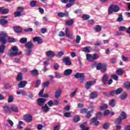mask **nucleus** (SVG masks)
Returning a JSON list of instances; mask_svg holds the SVG:
<instances>
[{
  "mask_svg": "<svg viewBox=\"0 0 130 130\" xmlns=\"http://www.w3.org/2000/svg\"><path fill=\"white\" fill-rule=\"evenodd\" d=\"M24 32L28 33V32H32L33 31V28L29 27L28 28H25L24 29Z\"/></svg>",
  "mask_w": 130,
  "mask_h": 130,
  "instance_id": "59",
  "label": "nucleus"
},
{
  "mask_svg": "<svg viewBox=\"0 0 130 130\" xmlns=\"http://www.w3.org/2000/svg\"><path fill=\"white\" fill-rule=\"evenodd\" d=\"M115 91V94L116 95H119L121 93H122L123 89L121 88H118Z\"/></svg>",
  "mask_w": 130,
  "mask_h": 130,
  "instance_id": "39",
  "label": "nucleus"
},
{
  "mask_svg": "<svg viewBox=\"0 0 130 130\" xmlns=\"http://www.w3.org/2000/svg\"><path fill=\"white\" fill-rule=\"evenodd\" d=\"M122 21H123V17L122 16V14H120L117 19V22H122Z\"/></svg>",
  "mask_w": 130,
  "mask_h": 130,
  "instance_id": "48",
  "label": "nucleus"
},
{
  "mask_svg": "<svg viewBox=\"0 0 130 130\" xmlns=\"http://www.w3.org/2000/svg\"><path fill=\"white\" fill-rule=\"evenodd\" d=\"M98 97V94H97L95 92H91L90 94V99H95V98H97Z\"/></svg>",
  "mask_w": 130,
  "mask_h": 130,
  "instance_id": "34",
  "label": "nucleus"
},
{
  "mask_svg": "<svg viewBox=\"0 0 130 130\" xmlns=\"http://www.w3.org/2000/svg\"><path fill=\"white\" fill-rule=\"evenodd\" d=\"M95 81L86 82V84H85V89H86V90H89V89H90V88H91L93 85H95Z\"/></svg>",
  "mask_w": 130,
  "mask_h": 130,
  "instance_id": "11",
  "label": "nucleus"
},
{
  "mask_svg": "<svg viewBox=\"0 0 130 130\" xmlns=\"http://www.w3.org/2000/svg\"><path fill=\"white\" fill-rule=\"evenodd\" d=\"M42 109H43V111L46 113L48 112V111H49V109H50V108L48 107V106H47V104H46L42 107Z\"/></svg>",
  "mask_w": 130,
  "mask_h": 130,
  "instance_id": "26",
  "label": "nucleus"
},
{
  "mask_svg": "<svg viewBox=\"0 0 130 130\" xmlns=\"http://www.w3.org/2000/svg\"><path fill=\"white\" fill-rule=\"evenodd\" d=\"M82 18L83 20H89L90 19V15H87V14H84L82 16Z\"/></svg>",
  "mask_w": 130,
  "mask_h": 130,
  "instance_id": "49",
  "label": "nucleus"
},
{
  "mask_svg": "<svg viewBox=\"0 0 130 130\" xmlns=\"http://www.w3.org/2000/svg\"><path fill=\"white\" fill-rule=\"evenodd\" d=\"M104 129H108L110 127V124L108 122L104 123L102 126Z\"/></svg>",
  "mask_w": 130,
  "mask_h": 130,
  "instance_id": "31",
  "label": "nucleus"
},
{
  "mask_svg": "<svg viewBox=\"0 0 130 130\" xmlns=\"http://www.w3.org/2000/svg\"><path fill=\"white\" fill-rule=\"evenodd\" d=\"M76 79H80V83H83L85 81V74L84 73H77L74 75Z\"/></svg>",
  "mask_w": 130,
  "mask_h": 130,
  "instance_id": "7",
  "label": "nucleus"
},
{
  "mask_svg": "<svg viewBox=\"0 0 130 130\" xmlns=\"http://www.w3.org/2000/svg\"><path fill=\"white\" fill-rule=\"evenodd\" d=\"M117 74L119 76H122V75H123V71L120 69L117 71Z\"/></svg>",
  "mask_w": 130,
  "mask_h": 130,
  "instance_id": "52",
  "label": "nucleus"
},
{
  "mask_svg": "<svg viewBox=\"0 0 130 130\" xmlns=\"http://www.w3.org/2000/svg\"><path fill=\"white\" fill-rule=\"evenodd\" d=\"M31 53H32V49H27L26 50V53H25L26 55H27L28 56H29Z\"/></svg>",
  "mask_w": 130,
  "mask_h": 130,
  "instance_id": "50",
  "label": "nucleus"
},
{
  "mask_svg": "<svg viewBox=\"0 0 130 130\" xmlns=\"http://www.w3.org/2000/svg\"><path fill=\"white\" fill-rule=\"evenodd\" d=\"M4 112L6 114H11L12 110L11 108H10L9 106L5 105L4 106Z\"/></svg>",
  "mask_w": 130,
  "mask_h": 130,
  "instance_id": "14",
  "label": "nucleus"
},
{
  "mask_svg": "<svg viewBox=\"0 0 130 130\" xmlns=\"http://www.w3.org/2000/svg\"><path fill=\"white\" fill-rule=\"evenodd\" d=\"M62 55H64V51H63L58 52L56 54V57H58L59 58H60Z\"/></svg>",
  "mask_w": 130,
  "mask_h": 130,
  "instance_id": "35",
  "label": "nucleus"
},
{
  "mask_svg": "<svg viewBox=\"0 0 130 130\" xmlns=\"http://www.w3.org/2000/svg\"><path fill=\"white\" fill-rule=\"evenodd\" d=\"M125 29H126V27L122 26H120L118 28L119 31H124Z\"/></svg>",
  "mask_w": 130,
  "mask_h": 130,
  "instance_id": "64",
  "label": "nucleus"
},
{
  "mask_svg": "<svg viewBox=\"0 0 130 130\" xmlns=\"http://www.w3.org/2000/svg\"><path fill=\"white\" fill-rule=\"evenodd\" d=\"M94 30L96 31V32H100L101 30H102V27L100 25H96L94 27Z\"/></svg>",
  "mask_w": 130,
  "mask_h": 130,
  "instance_id": "40",
  "label": "nucleus"
},
{
  "mask_svg": "<svg viewBox=\"0 0 130 130\" xmlns=\"http://www.w3.org/2000/svg\"><path fill=\"white\" fill-rule=\"evenodd\" d=\"M30 73L31 75H33L35 76H38L39 75V73L38 72V70L37 69L33 70L32 71H30Z\"/></svg>",
  "mask_w": 130,
  "mask_h": 130,
  "instance_id": "33",
  "label": "nucleus"
},
{
  "mask_svg": "<svg viewBox=\"0 0 130 130\" xmlns=\"http://www.w3.org/2000/svg\"><path fill=\"white\" fill-rule=\"evenodd\" d=\"M65 24L67 26H72V25L74 24V20L73 19H70L66 21Z\"/></svg>",
  "mask_w": 130,
  "mask_h": 130,
  "instance_id": "36",
  "label": "nucleus"
},
{
  "mask_svg": "<svg viewBox=\"0 0 130 130\" xmlns=\"http://www.w3.org/2000/svg\"><path fill=\"white\" fill-rule=\"evenodd\" d=\"M20 43H21V44H26L27 42V39L26 38H22L19 40Z\"/></svg>",
  "mask_w": 130,
  "mask_h": 130,
  "instance_id": "38",
  "label": "nucleus"
},
{
  "mask_svg": "<svg viewBox=\"0 0 130 130\" xmlns=\"http://www.w3.org/2000/svg\"><path fill=\"white\" fill-rule=\"evenodd\" d=\"M14 101V96L12 95L8 94V103H12Z\"/></svg>",
  "mask_w": 130,
  "mask_h": 130,
  "instance_id": "32",
  "label": "nucleus"
},
{
  "mask_svg": "<svg viewBox=\"0 0 130 130\" xmlns=\"http://www.w3.org/2000/svg\"><path fill=\"white\" fill-rule=\"evenodd\" d=\"M32 40L35 42H38V43H39V44H41V43H42V42H43V41L42 40V39H41V38L40 37H35L32 39Z\"/></svg>",
  "mask_w": 130,
  "mask_h": 130,
  "instance_id": "18",
  "label": "nucleus"
},
{
  "mask_svg": "<svg viewBox=\"0 0 130 130\" xmlns=\"http://www.w3.org/2000/svg\"><path fill=\"white\" fill-rule=\"evenodd\" d=\"M112 79L115 80V81H117L118 80V76L116 74H114L112 76Z\"/></svg>",
  "mask_w": 130,
  "mask_h": 130,
  "instance_id": "60",
  "label": "nucleus"
},
{
  "mask_svg": "<svg viewBox=\"0 0 130 130\" xmlns=\"http://www.w3.org/2000/svg\"><path fill=\"white\" fill-rule=\"evenodd\" d=\"M92 47L91 46H87L86 47H83L82 48V50L83 52H86L87 53H89L91 52L90 50L91 49Z\"/></svg>",
  "mask_w": 130,
  "mask_h": 130,
  "instance_id": "23",
  "label": "nucleus"
},
{
  "mask_svg": "<svg viewBox=\"0 0 130 130\" xmlns=\"http://www.w3.org/2000/svg\"><path fill=\"white\" fill-rule=\"evenodd\" d=\"M46 101V99H45L39 98L38 100V105H39V106L43 107L44 106V104L45 103Z\"/></svg>",
  "mask_w": 130,
  "mask_h": 130,
  "instance_id": "15",
  "label": "nucleus"
},
{
  "mask_svg": "<svg viewBox=\"0 0 130 130\" xmlns=\"http://www.w3.org/2000/svg\"><path fill=\"white\" fill-rule=\"evenodd\" d=\"M6 49V45H1L0 46V53H4Z\"/></svg>",
  "mask_w": 130,
  "mask_h": 130,
  "instance_id": "41",
  "label": "nucleus"
},
{
  "mask_svg": "<svg viewBox=\"0 0 130 130\" xmlns=\"http://www.w3.org/2000/svg\"><path fill=\"white\" fill-rule=\"evenodd\" d=\"M64 117H67V118H69V117H71V113L70 112H66L63 114Z\"/></svg>",
  "mask_w": 130,
  "mask_h": 130,
  "instance_id": "62",
  "label": "nucleus"
},
{
  "mask_svg": "<svg viewBox=\"0 0 130 130\" xmlns=\"http://www.w3.org/2000/svg\"><path fill=\"white\" fill-rule=\"evenodd\" d=\"M11 87H12V86H11L9 83L6 84L4 86V89H5V90H8V89H10Z\"/></svg>",
  "mask_w": 130,
  "mask_h": 130,
  "instance_id": "58",
  "label": "nucleus"
},
{
  "mask_svg": "<svg viewBox=\"0 0 130 130\" xmlns=\"http://www.w3.org/2000/svg\"><path fill=\"white\" fill-rule=\"evenodd\" d=\"M50 84V81H46L45 82L43 83V85L44 87L45 88H46V87H48V86H49Z\"/></svg>",
  "mask_w": 130,
  "mask_h": 130,
  "instance_id": "56",
  "label": "nucleus"
},
{
  "mask_svg": "<svg viewBox=\"0 0 130 130\" xmlns=\"http://www.w3.org/2000/svg\"><path fill=\"white\" fill-rule=\"evenodd\" d=\"M96 117L91 118L90 123L97 126V125H99V123H100L99 121H98L97 119L99 118H101V116H102V113L101 112H99L98 113H96Z\"/></svg>",
  "mask_w": 130,
  "mask_h": 130,
  "instance_id": "2",
  "label": "nucleus"
},
{
  "mask_svg": "<svg viewBox=\"0 0 130 130\" xmlns=\"http://www.w3.org/2000/svg\"><path fill=\"white\" fill-rule=\"evenodd\" d=\"M17 12H19L22 14V13L24 12V8L22 7H18L17 8Z\"/></svg>",
  "mask_w": 130,
  "mask_h": 130,
  "instance_id": "53",
  "label": "nucleus"
},
{
  "mask_svg": "<svg viewBox=\"0 0 130 130\" xmlns=\"http://www.w3.org/2000/svg\"><path fill=\"white\" fill-rule=\"evenodd\" d=\"M46 55L48 57H53V56H55V53L53 51H47L46 52Z\"/></svg>",
  "mask_w": 130,
  "mask_h": 130,
  "instance_id": "20",
  "label": "nucleus"
},
{
  "mask_svg": "<svg viewBox=\"0 0 130 130\" xmlns=\"http://www.w3.org/2000/svg\"><path fill=\"white\" fill-rule=\"evenodd\" d=\"M98 58H99L98 54L94 53L92 56L91 54H86V59L88 61H94V60H96Z\"/></svg>",
  "mask_w": 130,
  "mask_h": 130,
  "instance_id": "6",
  "label": "nucleus"
},
{
  "mask_svg": "<svg viewBox=\"0 0 130 130\" xmlns=\"http://www.w3.org/2000/svg\"><path fill=\"white\" fill-rule=\"evenodd\" d=\"M7 38L1 37L0 38V43L2 44V45H5L6 43H7Z\"/></svg>",
  "mask_w": 130,
  "mask_h": 130,
  "instance_id": "30",
  "label": "nucleus"
},
{
  "mask_svg": "<svg viewBox=\"0 0 130 130\" xmlns=\"http://www.w3.org/2000/svg\"><path fill=\"white\" fill-rule=\"evenodd\" d=\"M127 116H126V114L124 112H122L120 115V116L116 119V120L118 121H120V122H122V120L124 119H126Z\"/></svg>",
  "mask_w": 130,
  "mask_h": 130,
  "instance_id": "8",
  "label": "nucleus"
},
{
  "mask_svg": "<svg viewBox=\"0 0 130 130\" xmlns=\"http://www.w3.org/2000/svg\"><path fill=\"white\" fill-rule=\"evenodd\" d=\"M62 62H64L66 66H72V61L69 57H64L62 59Z\"/></svg>",
  "mask_w": 130,
  "mask_h": 130,
  "instance_id": "12",
  "label": "nucleus"
},
{
  "mask_svg": "<svg viewBox=\"0 0 130 130\" xmlns=\"http://www.w3.org/2000/svg\"><path fill=\"white\" fill-rule=\"evenodd\" d=\"M40 84H41V80H37L36 82L35 87L39 88V86L40 85Z\"/></svg>",
  "mask_w": 130,
  "mask_h": 130,
  "instance_id": "55",
  "label": "nucleus"
},
{
  "mask_svg": "<svg viewBox=\"0 0 130 130\" xmlns=\"http://www.w3.org/2000/svg\"><path fill=\"white\" fill-rule=\"evenodd\" d=\"M13 29L15 33H17V34H20L23 31V29L22 28V27L20 26H13Z\"/></svg>",
  "mask_w": 130,
  "mask_h": 130,
  "instance_id": "10",
  "label": "nucleus"
},
{
  "mask_svg": "<svg viewBox=\"0 0 130 130\" xmlns=\"http://www.w3.org/2000/svg\"><path fill=\"white\" fill-rule=\"evenodd\" d=\"M12 49L13 52L8 53V56H9L10 57H12L13 56H17V55H20V54H22V51L18 52V51H19L18 47L14 46L12 48Z\"/></svg>",
  "mask_w": 130,
  "mask_h": 130,
  "instance_id": "5",
  "label": "nucleus"
},
{
  "mask_svg": "<svg viewBox=\"0 0 130 130\" xmlns=\"http://www.w3.org/2000/svg\"><path fill=\"white\" fill-rule=\"evenodd\" d=\"M0 12H1L2 15H7V14H9L10 10L9 9H3L2 7H0Z\"/></svg>",
  "mask_w": 130,
  "mask_h": 130,
  "instance_id": "21",
  "label": "nucleus"
},
{
  "mask_svg": "<svg viewBox=\"0 0 130 130\" xmlns=\"http://www.w3.org/2000/svg\"><path fill=\"white\" fill-rule=\"evenodd\" d=\"M2 37L7 38L8 37V34L5 31H0V38H2Z\"/></svg>",
  "mask_w": 130,
  "mask_h": 130,
  "instance_id": "37",
  "label": "nucleus"
},
{
  "mask_svg": "<svg viewBox=\"0 0 130 130\" xmlns=\"http://www.w3.org/2000/svg\"><path fill=\"white\" fill-rule=\"evenodd\" d=\"M57 16L60 18H63V17H69V12H60L57 14Z\"/></svg>",
  "mask_w": 130,
  "mask_h": 130,
  "instance_id": "25",
  "label": "nucleus"
},
{
  "mask_svg": "<svg viewBox=\"0 0 130 130\" xmlns=\"http://www.w3.org/2000/svg\"><path fill=\"white\" fill-rule=\"evenodd\" d=\"M22 80H23V74L22 73H18L17 77H16V81L20 82V81H22Z\"/></svg>",
  "mask_w": 130,
  "mask_h": 130,
  "instance_id": "28",
  "label": "nucleus"
},
{
  "mask_svg": "<svg viewBox=\"0 0 130 130\" xmlns=\"http://www.w3.org/2000/svg\"><path fill=\"white\" fill-rule=\"evenodd\" d=\"M8 42L9 43H12L13 42H16V39L12 37H9L8 39Z\"/></svg>",
  "mask_w": 130,
  "mask_h": 130,
  "instance_id": "47",
  "label": "nucleus"
},
{
  "mask_svg": "<svg viewBox=\"0 0 130 130\" xmlns=\"http://www.w3.org/2000/svg\"><path fill=\"white\" fill-rule=\"evenodd\" d=\"M120 11V8L118 5H111L108 8V14L111 15L114 13H118Z\"/></svg>",
  "mask_w": 130,
  "mask_h": 130,
  "instance_id": "3",
  "label": "nucleus"
},
{
  "mask_svg": "<svg viewBox=\"0 0 130 130\" xmlns=\"http://www.w3.org/2000/svg\"><path fill=\"white\" fill-rule=\"evenodd\" d=\"M109 105L111 107H114L115 106V100L114 99H112L109 103Z\"/></svg>",
  "mask_w": 130,
  "mask_h": 130,
  "instance_id": "44",
  "label": "nucleus"
},
{
  "mask_svg": "<svg viewBox=\"0 0 130 130\" xmlns=\"http://www.w3.org/2000/svg\"><path fill=\"white\" fill-rule=\"evenodd\" d=\"M108 80H109V76H108V75H107V74H105L103 76V78L102 80L103 84L104 85H106V84H107Z\"/></svg>",
  "mask_w": 130,
  "mask_h": 130,
  "instance_id": "13",
  "label": "nucleus"
},
{
  "mask_svg": "<svg viewBox=\"0 0 130 130\" xmlns=\"http://www.w3.org/2000/svg\"><path fill=\"white\" fill-rule=\"evenodd\" d=\"M28 83L27 81L24 80L21 81L18 84V87L19 88H25L26 87V85H27Z\"/></svg>",
  "mask_w": 130,
  "mask_h": 130,
  "instance_id": "17",
  "label": "nucleus"
},
{
  "mask_svg": "<svg viewBox=\"0 0 130 130\" xmlns=\"http://www.w3.org/2000/svg\"><path fill=\"white\" fill-rule=\"evenodd\" d=\"M14 15L15 18H17L18 17H21V16H22V13H21V12H19L18 11H16L14 12Z\"/></svg>",
  "mask_w": 130,
  "mask_h": 130,
  "instance_id": "51",
  "label": "nucleus"
},
{
  "mask_svg": "<svg viewBox=\"0 0 130 130\" xmlns=\"http://www.w3.org/2000/svg\"><path fill=\"white\" fill-rule=\"evenodd\" d=\"M108 107L107 104H104L100 107V110H104L107 109Z\"/></svg>",
  "mask_w": 130,
  "mask_h": 130,
  "instance_id": "46",
  "label": "nucleus"
},
{
  "mask_svg": "<svg viewBox=\"0 0 130 130\" xmlns=\"http://www.w3.org/2000/svg\"><path fill=\"white\" fill-rule=\"evenodd\" d=\"M69 32H70V29H69V28H66L65 29V34L67 37H68V38H71V34Z\"/></svg>",
  "mask_w": 130,
  "mask_h": 130,
  "instance_id": "42",
  "label": "nucleus"
},
{
  "mask_svg": "<svg viewBox=\"0 0 130 130\" xmlns=\"http://www.w3.org/2000/svg\"><path fill=\"white\" fill-rule=\"evenodd\" d=\"M23 120L27 123L31 122L33 120V117L31 115H25L23 116Z\"/></svg>",
  "mask_w": 130,
  "mask_h": 130,
  "instance_id": "9",
  "label": "nucleus"
},
{
  "mask_svg": "<svg viewBox=\"0 0 130 130\" xmlns=\"http://www.w3.org/2000/svg\"><path fill=\"white\" fill-rule=\"evenodd\" d=\"M60 95H61V89H58L55 92L54 96L57 99H58Z\"/></svg>",
  "mask_w": 130,
  "mask_h": 130,
  "instance_id": "22",
  "label": "nucleus"
},
{
  "mask_svg": "<svg viewBox=\"0 0 130 130\" xmlns=\"http://www.w3.org/2000/svg\"><path fill=\"white\" fill-rule=\"evenodd\" d=\"M34 46V44L31 42H27L25 44V47H26V49H32L33 47Z\"/></svg>",
  "mask_w": 130,
  "mask_h": 130,
  "instance_id": "16",
  "label": "nucleus"
},
{
  "mask_svg": "<svg viewBox=\"0 0 130 130\" xmlns=\"http://www.w3.org/2000/svg\"><path fill=\"white\" fill-rule=\"evenodd\" d=\"M80 112L82 114L85 113L86 118L89 119V118H91V117L92 116V113L94 112V109H91V110L88 111V109L84 108L83 109H81L80 111Z\"/></svg>",
  "mask_w": 130,
  "mask_h": 130,
  "instance_id": "1",
  "label": "nucleus"
},
{
  "mask_svg": "<svg viewBox=\"0 0 130 130\" xmlns=\"http://www.w3.org/2000/svg\"><path fill=\"white\" fill-rule=\"evenodd\" d=\"M37 5V2L36 1H31L30 3V6L31 8H35Z\"/></svg>",
  "mask_w": 130,
  "mask_h": 130,
  "instance_id": "43",
  "label": "nucleus"
},
{
  "mask_svg": "<svg viewBox=\"0 0 130 130\" xmlns=\"http://www.w3.org/2000/svg\"><path fill=\"white\" fill-rule=\"evenodd\" d=\"M96 68L97 71H101V73H105L107 71V64L105 63L99 62Z\"/></svg>",
  "mask_w": 130,
  "mask_h": 130,
  "instance_id": "4",
  "label": "nucleus"
},
{
  "mask_svg": "<svg viewBox=\"0 0 130 130\" xmlns=\"http://www.w3.org/2000/svg\"><path fill=\"white\" fill-rule=\"evenodd\" d=\"M55 75H56V78H57V79H60V78H61L62 76H61V74H60V73H57V72H55L54 73Z\"/></svg>",
  "mask_w": 130,
  "mask_h": 130,
  "instance_id": "61",
  "label": "nucleus"
},
{
  "mask_svg": "<svg viewBox=\"0 0 130 130\" xmlns=\"http://www.w3.org/2000/svg\"><path fill=\"white\" fill-rule=\"evenodd\" d=\"M120 121H117L115 120V124L116 125V130H120L121 129V123H122V122H120Z\"/></svg>",
  "mask_w": 130,
  "mask_h": 130,
  "instance_id": "19",
  "label": "nucleus"
},
{
  "mask_svg": "<svg viewBox=\"0 0 130 130\" xmlns=\"http://www.w3.org/2000/svg\"><path fill=\"white\" fill-rule=\"evenodd\" d=\"M81 41V37L80 36H77L76 39V43H79Z\"/></svg>",
  "mask_w": 130,
  "mask_h": 130,
  "instance_id": "63",
  "label": "nucleus"
},
{
  "mask_svg": "<svg viewBox=\"0 0 130 130\" xmlns=\"http://www.w3.org/2000/svg\"><path fill=\"white\" fill-rule=\"evenodd\" d=\"M8 23V20H7L6 19H0V25H1V26H6V25H7Z\"/></svg>",
  "mask_w": 130,
  "mask_h": 130,
  "instance_id": "27",
  "label": "nucleus"
},
{
  "mask_svg": "<svg viewBox=\"0 0 130 130\" xmlns=\"http://www.w3.org/2000/svg\"><path fill=\"white\" fill-rule=\"evenodd\" d=\"M80 117L79 116H75L73 118V122H75V123L77 122H79L80 121Z\"/></svg>",
  "mask_w": 130,
  "mask_h": 130,
  "instance_id": "45",
  "label": "nucleus"
},
{
  "mask_svg": "<svg viewBox=\"0 0 130 130\" xmlns=\"http://www.w3.org/2000/svg\"><path fill=\"white\" fill-rule=\"evenodd\" d=\"M11 108V112H15V113L19 112V109L18 108V107L16 106H12Z\"/></svg>",
  "mask_w": 130,
  "mask_h": 130,
  "instance_id": "29",
  "label": "nucleus"
},
{
  "mask_svg": "<svg viewBox=\"0 0 130 130\" xmlns=\"http://www.w3.org/2000/svg\"><path fill=\"white\" fill-rule=\"evenodd\" d=\"M73 73V70L70 69H68L66 70L63 72L64 76H70V75H72Z\"/></svg>",
  "mask_w": 130,
  "mask_h": 130,
  "instance_id": "24",
  "label": "nucleus"
},
{
  "mask_svg": "<svg viewBox=\"0 0 130 130\" xmlns=\"http://www.w3.org/2000/svg\"><path fill=\"white\" fill-rule=\"evenodd\" d=\"M80 127L82 130H89V128L86 126H84L83 125H80Z\"/></svg>",
  "mask_w": 130,
  "mask_h": 130,
  "instance_id": "54",
  "label": "nucleus"
},
{
  "mask_svg": "<svg viewBox=\"0 0 130 130\" xmlns=\"http://www.w3.org/2000/svg\"><path fill=\"white\" fill-rule=\"evenodd\" d=\"M127 97V94L126 93H125L124 94H121L120 96V99L121 100H124Z\"/></svg>",
  "mask_w": 130,
  "mask_h": 130,
  "instance_id": "57",
  "label": "nucleus"
}]
</instances>
